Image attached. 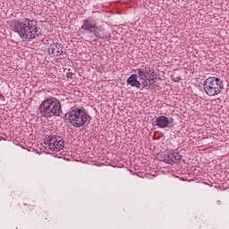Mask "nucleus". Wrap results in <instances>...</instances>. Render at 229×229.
<instances>
[{
	"mask_svg": "<svg viewBox=\"0 0 229 229\" xmlns=\"http://www.w3.org/2000/svg\"><path fill=\"white\" fill-rule=\"evenodd\" d=\"M11 29L16 31L23 40V42H30L37 38L40 35L41 30L38 22L35 20L24 18L23 20L12 21Z\"/></svg>",
	"mask_w": 229,
	"mask_h": 229,
	"instance_id": "1",
	"label": "nucleus"
},
{
	"mask_svg": "<svg viewBox=\"0 0 229 229\" xmlns=\"http://www.w3.org/2000/svg\"><path fill=\"white\" fill-rule=\"evenodd\" d=\"M79 35L85 37L87 42H96L101 38V27L92 22V18L82 21V25L78 30Z\"/></svg>",
	"mask_w": 229,
	"mask_h": 229,
	"instance_id": "2",
	"label": "nucleus"
},
{
	"mask_svg": "<svg viewBox=\"0 0 229 229\" xmlns=\"http://www.w3.org/2000/svg\"><path fill=\"white\" fill-rule=\"evenodd\" d=\"M62 112V106L60 101L55 98H49L45 99L39 106L38 115L39 117H58Z\"/></svg>",
	"mask_w": 229,
	"mask_h": 229,
	"instance_id": "3",
	"label": "nucleus"
},
{
	"mask_svg": "<svg viewBox=\"0 0 229 229\" xmlns=\"http://www.w3.org/2000/svg\"><path fill=\"white\" fill-rule=\"evenodd\" d=\"M92 118L85 109L72 107L68 113V122L73 128H85L90 124Z\"/></svg>",
	"mask_w": 229,
	"mask_h": 229,
	"instance_id": "4",
	"label": "nucleus"
},
{
	"mask_svg": "<svg viewBox=\"0 0 229 229\" xmlns=\"http://www.w3.org/2000/svg\"><path fill=\"white\" fill-rule=\"evenodd\" d=\"M225 89L223 81L217 77H208L203 82V90L210 98L218 96Z\"/></svg>",
	"mask_w": 229,
	"mask_h": 229,
	"instance_id": "5",
	"label": "nucleus"
},
{
	"mask_svg": "<svg viewBox=\"0 0 229 229\" xmlns=\"http://www.w3.org/2000/svg\"><path fill=\"white\" fill-rule=\"evenodd\" d=\"M45 144L51 151H62V148H65L64 138L56 135H49Z\"/></svg>",
	"mask_w": 229,
	"mask_h": 229,
	"instance_id": "6",
	"label": "nucleus"
},
{
	"mask_svg": "<svg viewBox=\"0 0 229 229\" xmlns=\"http://www.w3.org/2000/svg\"><path fill=\"white\" fill-rule=\"evenodd\" d=\"M139 80L148 79L149 83L155 80V71L148 65H141L140 68H137Z\"/></svg>",
	"mask_w": 229,
	"mask_h": 229,
	"instance_id": "7",
	"label": "nucleus"
},
{
	"mask_svg": "<svg viewBox=\"0 0 229 229\" xmlns=\"http://www.w3.org/2000/svg\"><path fill=\"white\" fill-rule=\"evenodd\" d=\"M164 162L166 164H176L182 160V155H180L178 152H171L169 150H165L164 154Z\"/></svg>",
	"mask_w": 229,
	"mask_h": 229,
	"instance_id": "8",
	"label": "nucleus"
},
{
	"mask_svg": "<svg viewBox=\"0 0 229 229\" xmlns=\"http://www.w3.org/2000/svg\"><path fill=\"white\" fill-rule=\"evenodd\" d=\"M48 53L49 55H52V56H61V55L65 53V48L60 44L54 43L49 46Z\"/></svg>",
	"mask_w": 229,
	"mask_h": 229,
	"instance_id": "9",
	"label": "nucleus"
},
{
	"mask_svg": "<svg viewBox=\"0 0 229 229\" xmlns=\"http://www.w3.org/2000/svg\"><path fill=\"white\" fill-rule=\"evenodd\" d=\"M156 126L157 128H167L169 126V118L167 116L160 115L156 119Z\"/></svg>",
	"mask_w": 229,
	"mask_h": 229,
	"instance_id": "10",
	"label": "nucleus"
},
{
	"mask_svg": "<svg viewBox=\"0 0 229 229\" xmlns=\"http://www.w3.org/2000/svg\"><path fill=\"white\" fill-rule=\"evenodd\" d=\"M137 78H139L137 74H131L127 79V85H130L131 87H135L136 89H140V81H139Z\"/></svg>",
	"mask_w": 229,
	"mask_h": 229,
	"instance_id": "11",
	"label": "nucleus"
},
{
	"mask_svg": "<svg viewBox=\"0 0 229 229\" xmlns=\"http://www.w3.org/2000/svg\"><path fill=\"white\" fill-rule=\"evenodd\" d=\"M141 81V83L143 87H148V81H149V79H140Z\"/></svg>",
	"mask_w": 229,
	"mask_h": 229,
	"instance_id": "12",
	"label": "nucleus"
},
{
	"mask_svg": "<svg viewBox=\"0 0 229 229\" xmlns=\"http://www.w3.org/2000/svg\"><path fill=\"white\" fill-rule=\"evenodd\" d=\"M174 119L170 118L169 119V124H168V128H172L173 126H174Z\"/></svg>",
	"mask_w": 229,
	"mask_h": 229,
	"instance_id": "13",
	"label": "nucleus"
},
{
	"mask_svg": "<svg viewBox=\"0 0 229 229\" xmlns=\"http://www.w3.org/2000/svg\"><path fill=\"white\" fill-rule=\"evenodd\" d=\"M26 207V204H21V208H24Z\"/></svg>",
	"mask_w": 229,
	"mask_h": 229,
	"instance_id": "14",
	"label": "nucleus"
},
{
	"mask_svg": "<svg viewBox=\"0 0 229 229\" xmlns=\"http://www.w3.org/2000/svg\"><path fill=\"white\" fill-rule=\"evenodd\" d=\"M98 72H101V68H98Z\"/></svg>",
	"mask_w": 229,
	"mask_h": 229,
	"instance_id": "15",
	"label": "nucleus"
}]
</instances>
